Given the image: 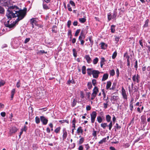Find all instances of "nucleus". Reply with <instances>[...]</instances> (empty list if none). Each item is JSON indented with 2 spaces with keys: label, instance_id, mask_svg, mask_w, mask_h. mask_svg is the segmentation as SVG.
Masks as SVG:
<instances>
[{
  "label": "nucleus",
  "instance_id": "f257e3e1",
  "mask_svg": "<svg viewBox=\"0 0 150 150\" xmlns=\"http://www.w3.org/2000/svg\"><path fill=\"white\" fill-rule=\"evenodd\" d=\"M6 16L8 18L11 19L12 18L18 17L16 20V22H18L22 19L26 14L27 8H25L23 10H19L18 7L15 5H12L11 4L7 7Z\"/></svg>",
  "mask_w": 150,
  "mask_h": 150
},
{
  "label": "nucleus",
  "instance_id": "f03ea898",
  "mask_svg": "<svg viewBox=\"0 0 150 150\" xmlns=\"http://www.w3.org/2000/svg\"><path fill=\"white\" fill-rule=\"evenodd\" d=\"M9 20L7 22L4 23V25L5 26L7 27H8L10 28H13L15 26L16 24L18 22H16V20L15 21H13L12 23V21L11 22V24H10V20L11 19L10 18H8Z\"/></svg>",
  "mask_w": 150,
  "mask_h": 150
},
{
  "label": "nucleus",
  "instance_id": "7ed1b4c3",
  "mask_svg": "<svg viewBox=\"0 0 150 150\" xmlns=\"http://www.w3.org/2000/svg\"><path fill=\"white\" fill-rule=\"evenodd\" d=\"M11 2L10 0H0V4L5 7H8L11 4Z\"/></svg>",
  "mask_w": 150,
  "mask_h": 150
},
{
  "label": "nucleus",
  "instance_id": "20e7f679",
  "mask_svg": "<svg viewBox=\"0 0 150 150\" xmlns=\"http://www.w3.org/2000/svg\"><path fill=\"white\" fill-rule=\"evenodd\" d=\"M96 115L97 113L95 111H93L91 114V122L92 123H93L94 122Z\"/></svg>",
  "mask_w": 150,
  "mask_h": 150
},
{
  "label": "nucleus",
  "instance_id": "39448f33",
  "mask_svg": "<svg viewBox=\"0 0 150 150\" xmlns=\"http://www.w3.org/2000/svg\"><path fill=\"white\" fill-rule=\"evenodd\" d=\"M101 126L104 129H105L107 126H108L109 129L110 130L112 126V122L111 121H110V124L108 125H107V123H102L101 124Z\"/></svg>",
  "mask_w": 150,
  "mask_h": 150
},
{
  "label": "nucleus",
  "instance_id": "423d86ee",
  "mask_svg": "<svg viewBox=\"0 0 150 150\" xmlns=\"http://www.w3.org/2000/svg\"><path fill=\"white\" fill-rule=\"evenodd\" d=\"M100 72L98 70H93L92 72V74L93 75V77L96 79L98 78V75L100 74Z\"/></svg>",
  "mask_w": 150,
  "mask_h": 150
},
{
  "label": "nucleus",
  "instance_id": "0eeeda50",
  "mask_svg": "<svg viewBox=\"0 0 150 150\" xmlns=\"http://www.w3.org/2000/svg\"><path fill=\"white\" fill-rule=\"evenodd\" d=\"M40 119L43 125H46L47 124L48 120L44 116H41Z\"/></svg>",
  "mask_w": 150,
  "mask_h": 150
},
{
  "label": "nucleus",
  "instance_id": "6e6552de",
  "mask_svg": "<svg viewBox=\"0 0 150 150\" xmlns=\"http://www.w3.org/2000/svg\"><path fill=\"white\" fill-rule=\"evenodd\" d=\"M139 76L138 74L136 76V74L134 75L132 77V79L134 82H136L137 83H139Z\"/></svg>",
  "mask_w": 150,
  "mask_h": 150
},
{
  "label": "nucleus",
  "instance_id": "1a4fd4ad",
  "mask_svg": "<svg viewBox=\"0 0 150 150\" xmlns=\"http://www.w3.org/2000/svg\"><path fill=\"white\" fill-rule=\"evenodd\" d=\"M122 94L124 98L127 99V96L126 94V91L123 87L122 88Z\"/></svg>",
  "mask_w": 150,
  "mask_h": 150
},
{
  "label": "nucleus",
  "instance_id": "9d476101",
  "mask_svg": "<svg viewBox=\"0 0 150 150\" xmlns=\"http://www.w3.org/2000/svg\"><path fill=\"white\" fill-rule=\"evenodd\" d=\"M17 129L15 127H13L11 128L10 130V134H13L15 133L17 131Z\"/></svg>",
  "mask_w": 150,
  "mask_h": 150
},
{
  "label": "nucleus",
  "instance_id": "9b49d317",
  "mask_svg": "<svg viewBox=\"0 0 150 150\" xmlns=\"http://www.w3.org/2000/svg\"><path fill=\"white\" fill-rule=\"evenodd\" d=\"M63 139H65L67 137V134L65 129H64L63 130Z\"/></svg>",
  "mask_w": 150,
  "mask_h": 150
},
{
  "label": "nucleus",
  "instance_id": "f8f14e48",
  "mask_svg": "<svg viewBox=\"0 0 150 150\" xmlns=\"http://www.w3.org/2000/svg\"><path fill=\"white\" fill-rule=\"evenodd\" d=\"M85 58L86 59L87 62L88 63H90L91 62V59L90 58L89 55H86L85 56Z\"/></svg>",
  "mask_w": 150,
  "mask_h": 150
},
{
  "label": "nucleus",
  "instance_id": "ddd939ff",
  "mask_svg": "<svg viewBox=\"0 0 150 150\" xmlns=\"http://www.w3.org/2000/svg\"><path fill=\"white\" fill-rule=\"evenodd\" d=\"M108 75L107 74H104L103 76V78L102 79V81H104L106 80L108 78Z\"/></svg>",
  "mask_w": 150,
  "mask_h": 150
},
{
  "label": "nucleus",
  "instance_id": "4468645a",
  "mask_svg": "<svg viewBox=\"0 0 150 150\" xmlns=\"http://www.w3.org/2000/svg\"><path fill=\"white\" fill-rule=\"evenodd\" d=\"M87 71L88 74L89 76H91L92 74V72H93L92 69L91 68H88L87 69Z\"/></svg>",
  "mask_w": 150,
  "mask_h": 150
},
{
  "label": "nucleus",
  "instance_id": "2eb2a0df",
  "mask_svg": "<svg viewBox=\"0 0 150 150\" xmlns=\"http://www.w3.org/2000/svg\"><path fill=\"white\" fill-rule=\"evenodd\" d=\"M98 91V90L97 87L95 86L93 90V93L96 95Z\"/></svg>",
  "mask_w": 150,
  "mask_h": 150
},
{
  "label": "nucleus",
  "instance_id": "dca6fc26",
  "mask_svg": "<svg viewBox=\"0 0 150 150\" xmlns=\"http://www.w3.org/2000/svg\"><path fill=\"white\" fill-rule=\"evenodd\" d=\"M111 82L110 81H108L107 82V84L106 86V89H108L110 88V87L111 85Z\"/></svg>",
  "mask_w": 150,
  "mask_h": 150
},
{
  "label": "nucleus",
  "instance_id": "f3484780",
  "mask_svg": "<svg viewBox=\"0 0 150 150\" xmlns=\"http://www.w3.org/2000/svg\"><path fill=\"white\" fill-rule=\"evenodd\" d=\"M85 30H82L81 33L79 37H81L85 38Z\"/></svg>",
  "mask_w": 150,
  "mask_h": 150
},
{
  "label": "nucleus",
  "instance_id": "a211bd4d",
  "mask_svg": "<svg viewBox=\"0 0 150 150\" xmlns=\"http://www.w3.org/2000/svg\"><path fill=\"white\" fill-rule=\"evenodd\" d=\"M82 73L83 74H85L86 73V67L85 66L82 67Z\"/></svg>",
  "mask_w": 150,
  "mask_h": 150
},
{
  "label": "nucleus",
  "instance_id": "6ab92c4d",
  "mask_svg": "<svg viewBox=\"0 0 150 150\" xmlns=\"http://www.w3.org/2000/svg\"><path fill=\"white\" fill-rule=\"evenodd\" d=\"M101 47L102 49H105L107 47V45L103 42H102L101 43Z\"/></svg>",
  "mask_w": 150,
  "mask_h": 150
},
{
  "label": "nucleus",
  "instance_id": "aec40b11",
  "mask_svg": "<svg viewBox=\"0 0 150 150\" xmlns=\"http://www.w3.org/2000/svg\"><path fill=\"white\" fill-rule=\"evenodd\" d=\"M111 118V117L109 115H107L106 116V120L108 122H110Z\"/></svg>",
  "mask_w": 150,
  "mask_h": 150
},
{
  "label": "nucleus",
  "instance_id": "412c9836",
  "mask_svg": "<svg viewBox=\"0 0 150 150\" xmlns=\"http://www.w3.org/2000/svg\"><path fill=\"white\" fill-rule=\"evenodd\" d=\"M5 10L4 8L0 6V14H4V13Z\"/></svg>",
  "mask_w": 150,
  "mask_h": 150
},
{
  "label": "nucleus",
  "instance_id": "4be33fe9",
  "mask_svg": "<svg viewBox=\"0 0 150 150\" xmlns=\"http://www.w3.org/2000/svg\"><path fill=\"white\" fill-rule=\"evenodd\" d=\"M106 141V138H105L101 140L99 142V144H102L104 142H105Z\"/></svg>",
  "mask_w": 150,
  "mask_h": 150
},
{
  "label": "nucleus",
  "instance_id": "5701e85b",
  "mask_svg": "<svg viewBox=\"0 0 150 150\" xmlns=\"http://www.w3.org/2000/svg\"><path fill=\"white\" fill-rule=\"evenodd\" d=\"M79 20V21L82 23H84L86 21V19L84 18H80Z\"/></svg>",
  "mask_w": 150,
  "mask_h": 150
},
{
  "label": "nucleus",
  "instance_id": "b1692460",
  "mask_svg": "<svg viewBox=\"0 0 150 150\" xmlns=\"http://www.w3.org/2000/svg\"><path fill=\"white\" fill-rule=\"evenodd\" d=\"M141 122L143 124L145 122V120H146V118L144 116H141Z\"/></svg>",
  "mask_w": 150,
  "mask_h": 150
},
{
  "label": "nucleus",
  "instance_id": "393cba45",
  "mask_svg": "<svg viewBox=\"0 0 150 150\" xmlns=\"http://www.w3.org/2000/svg\"><path fill=\"white\" fill-rule=\"evenodd\" d=\"M77 132V133H82L83 132V130L81 129V127H80L78 129Z\"/></svg>",
  "mask_w": 150,
  "mask_h": 150
},
{
  "label": "nucleus",
  "instance_id": "a878e982",
  "mask_svg": "<svg viewBox=\"0 0 150 150\" xmlns=\"http://www.w3.org/2000/svg\"><path fill=\"white\" fill-rule=\"evenodd\" d=\"M84 138L83 137H81V138L80 139L79 142V144L80 145L81 144L84 142Z\"/></svg>",
  "mask_w": 150,
  "mask_h": 150
},
{
  "label": "nucleus",
  "instance_id": "bb28decb",
  "mask_svg": "<svg viewBox=\"0 0 150 150\" xmlns=\"http://www.w3.org/2000/svg\"><path fill=\"white\" fill-rule=\"evenodd\" d=\"M88 88V89H90L92 88V86L91 82H89L87 84Z\"/></svg>",
  "mask_w": 150,
  "mask_h": 150
},
{
  "label": "nucleus",
  "instance_id": "cd10ccee",
  "mask_svg": "<svg viewBox=\"0 0 150 150\" xmlns=\"http://www.w3.org/2000/svg\"><path fill=\"white\" fill-rule=\"evenodd\" d=\"M77 103V101L74 98L73 99V101L72 103V106L73 107L74 106L76 105V104Z\"/></svg>",
  "mask_w": 150,
  "mask_h": 150
},
{
  "label": "nucleus",
  "instance_id": "c85d7f7f",
  "mask_svg": "<svg viewBox=\"0 0 150 150\" xmlns=\"http://www.w3.org/2000/svg\"><path fill=\"white\" fill-rule=\"evenodd\" d=\"M129 55H127L126 56V58L127 59V66L129 67L130 65V62L129 60Z\"/></svg>",
  "mask_w": 150,
  "mask_h": 150
},
{
  "label": "nucleus",
  "instance_id": "c756f323",
  "mask_svg": "<svg viewBox=\"0 0 150 150\" xmlns=\"http://www.w3.org/2000/svg\"><path fill=\"white\" fill-rule=\"evenodd\" d=\"M35 122L37 124H38L40 122V119L39 117L36 116L35 118Z\"/></svg>",
  "mask_w": 150,
  "mask_h": 150
},
{
  "label": "nucleus",
  "instance_id": "7c9ffc66",
  "mask_svg": "<svg viewBox=\"0 0 150 150\" xmlns=\"http://www.w3.org/2000/svg\"><path fill=\"white\" fill-rule=\"evenodd\" d=\"M114 28L115 26L114 25H112L111 26V32L112 33H114L115 31V30Z\"/></svg>",
  "mask_w": 150,
  "mask_h": 150
},
{
  "label": "nucleus",
  "instance_id": "2f4dec72",
  "mask_svg": "<svg viewBox=\"0 0 150 150\" xmlns=\"http://www.w3.org/2000/svg\"><path fill=\"white\" fill-rule=\"evenodd\" d=\"M43 8L45 9H48L50 8L46 4L44 3L43 4Z\"/></svg>",
  "mask_w": 150,
  "mask_h": 150
},
{
  "label": "nucleus",
  "instance_id": "473e14b6",
  "mask_svg": "<svg viewBox=\"0 0 150 150\" xmlns=\"http://www.w3.org/2000/svg\"><path fill=\"white\" fill-rule=\"evenodd\" d=\"M98 60V59L97 57H96L95 59H94L93 60V63L94 64H96Z\"/></svg>",
  "mask_w": 150,
  "mask_h": 150
},
{
  "label": "nucleus",
  "instance_id": "72a5a7b5",
  "mask_svg": "<svg viewBox=\"0 0 150 150\" xmlns=\"http://www.w3.org/2000/svg\"><path fill=\"white\" fill-rule=\"evenodd\" d=\"M73 54L74 56L75 57H76L77 56V53L76 52V50L75 49H73Z\"/></svg>",
  "mask_w": 150,
  "mask_h": 150
},
{
  "label": "nucleus",
  "instance_id": "f704fd0d",
  "mask_svg": "<svg viewBox=\"0 0 150 150\" xmlns=\"http://www.w3.org/2000/svg\"><path fill=\"white\" fill-rule=\"evenodd\" d=\"M97 119L98 122L101 123L102 122L103 120L102 118L100 116L98 117Z\"/></svg>",
  "mask_w": 150,
  "mask_h": 150
},
{
  "label": "nucleus",
  "instance_id": "c9c22d12",
  "mask_svg": "<svg viewBox=\"0 0 150 150\" xmlns=\"http://www.w3.org/2000/svg\"><path fill=\"white\" fill-rule=\"evenodd\" d=\"M149 22V19H147L145 22V23L144 25V27H147L148 26V23Z\"/></svg>",
  "mask_w": 150,
  "mask_h": 150
},
{
  "label": "nucleus",
  "instance_id": "e433bc0d",
  "mask_svg": "<svg viewBox=\"0 0 150 150\" xmlns=\"http://www.w3.org/2000/svg\"><path fill=\"white\" fill-rule=\"evenodd\" d=\"M57 27L56 26V25H53L52 27V31L54 33H57V31L55 30V28H56Z\"/></svg>",
  "mask_w": 150,
  "mask_h": 150
},
{
  "label": "nucleus",
  "instance_id": "4c0bfd02",
  "mask_svg": "<svg viewBox=\"0 0 150 150\" xmlns=\"http://www.w3.org/2000/svg\"><path fill=\"white\" fill-rule=\"evenodd\" d=\"M116 85V83H113V85L112 86V87L111 88H110V90H114L115 88V86Z\"/></svg>",
  "mask_w": 150,
  "mask_h": 150
},
{
  "label": "nucleus",
  "instance_id": "58836bf2",
  "mask_svg": "<svg viewBox=\"0 0 150 150\" xmlns=\"http://www.w3.org/2000/svg\"><path fill=\"white\" fill-rule=\"evenodd\" d=\"M5 83V82L3 80H1L0 82V87L4 86Z\"/></svg>",
  "mask_w": 150,
  "mask_h": 150
},
{
  "label": "nucleus",
  "instance_id": "ea45409f",
  "mask_svg": "<svg viewBox=\"0 0 150 150\" xmlns=\"http://www.w3.org/2000/svg\"><path fill=\"white\" fill-rule=\"evenodd\" d=\"M115 71L114 69H112V70H110V74L112 76H114L115 74Z\"/></svg>",
  "mask_w": 150,
  "mask_h": 150
},
{
  "label": "nucleus",
  "instance_id": "a19ab883",
  "mask_svg": "<svg viewBox=\"0 0 150 150\" xmlns=\"http://www.w3.org/2000/svg\"><path fill=\"white\" fill-rule=\"evenodd\" d=\"M117 55V53L116 52H114L112 56V57L113 59H115Z\"/></svg>",
  "mask_w": 150,
  "mask_h": 150
},
{
  "label": "nucleus",
  "instance_id": "79ce46f5",
  "mask_svg": "<svg viewBox=\"0 0 150 150\" xmlns=\"http://www.w3.org/2000/svg\"><path fill=\"white\" fill-rule=\"evenodd\" d=\"M30 22L31 23H35L36 21L34 18H33L30 19Z\"/></svg>",
  "mask_w": 150,
  "mask_h": 150
},
{
  "label": "nucleus",
  "instance_id": "37998d69",
  "mask_svg": "<svg viewBox=\"0 0 150 150\" xmlns=\"http://www.w3.org/2000/svg\"><path fill=\"white\" fill-rule=\"evenodd\" d=\"M80 29H78L76 30L75 34V36H77L78 35L79 33H80Z\"/></svg>",
  "mask_w": 150,
  "mask_h": 150
},
{
  "label": "nucleus",
  "instance_id": "c03bdc74",
  "mask_svg": "<svg viewBox=\"0 0 150 150\" xmlns=\"http://www.w3.org/2000/svg\"><path fill=\"white\" fill-rule=\"evenodd\" d=\"M60 129V127H58L55 129L54 132L56 133H58L59 132Z\"/></svg>",
  "mask_w": 150,
  "mask_h": 150
},
{
  "label": "nucleus",
  "instance_id": "a18cd8bd",
  "mask_svg": "<svg viewBox=\"0 0 150 150\" xmlns=\"http://www.w3.org/2000/svg\"><path fill=\"white\" fill-rule=\"evenodd\" d=\"M112 18V16L111 15V14L109 13L108 14V19L109 21L111 20Z\"/></svg>",
  "mask_w": 150,
  "mask_h": 150
},
{
  "label": "nucleus",
  "instance_id": "49530a36",
  "mask_svg": "<svg viewBox=\"0 0 150 150\" xmlns=\"http://www.w3.org/2000/svg\"><path fill=\"white\" fill-rule=\"evenodd\" d=\"M96 95L92 93L91 95V100H93V99H94L95 98V97L96 96Z\"/></svg>",
  "mask_w": 150,
  "mask_h": 150
},
{
  "label": "nucleus",
  "instance_id": "de8ad7c7",
  "mask_svg": "<svg viewBox=\"0 0 150 150\" xmlns=\"http://www.w3.org/2000/svg\"><path fill=\"white\" fill-rule=\"evenodd\" d=\"M130 109L131 111H132L133 108V103H131L129 105Z\"/></svg>",
  "mask_w": 150,
  "mask_h": 150
},
{
  "label": "nucleus",
  "instance_id": "09e8293b",
  "mask_svg": "<svg viewBox=\"0 0 150 150\" xmlns=\"http://www.w3.org/2000/svg\"><path fill=\"white\" fill-rule=\"evenodd\" d=\"M92 135L93 136H94V137H96V131H95L94 129H93Z\"/></svg>",
  "mask_w": 150,
  "mask_h": 150
},
{
  "label": "nucleus",
  "instance_id": "8fccbe9b",
  "mask_svg": "<svg viewBox=\"0 0 150 150\" xmlns=\"http://www.w3.org/2000/svg\"><path fill=\"white\" fill-rule=\"evenodd\" d=\"M89 40L91 43V47L93 44V40H92L91 37H89Z\"/></svg>",
  "mask_w": 150,
  "mask_h": 150
},
{
  "label": "nucleus",
  "instance_id": "3c124183",
  "mask_svg": "<svg viewBox=\"0 0 150 150\" xmlns=\"http://www.w3.org/2000/svg\"><path fill=\"white\" fill-rule=\"evenodd\" d=\"M120 38L119 37H117V36L116 37L115 40L116 41L115 43H117V42L119 41Z\"/></svg>",
  "mask_w": 150,
  "mask_h": 150
},
{
  "label": "nucleus",
  "instance_id": "603ef678",
  "mask_svg": "<svg viewBox=\"0 0 150 150\" xmlns=\"http://www.w3.org/2000/svg\"><path fill=\"white\" fill-rule=\"evenodd\" d=\"M69 3L73 6H75V3L72 0H70L69 1Z\"/></svg>",
  "mask_w": 150,
  "mask_h": 150
},
{
  "label": "nucleus",
  "instance_id": "864d4df0",
  "mask_svg": "<svg viewBox=\"0 0 150 150\" xmlns=\"http://www.w3.org/2000/svg\"><path fill=\"white\" fill-rule=\"evenodd\" d=\"M70 83H71L72 84H73L74 83V81H73V80H69L67 81V83L68 84H69Z\"/></svg>",
  "mask_w": 150,
  "mask_h": 150
},
{
  "label": "nucleus",
  "instance_id": "5fc2aeb1",
  "mask_svg": "<svg viewBox=\"0 0 150 150\" xmlns=\"http://www.w3.org/2000/svg\"><path fill=\"white\" fill-rule=\"evenodd\" d=\"M92 82L93 85L95 86L96 83V80L95 79H93Z\"/></svg>",
  "mask_w": 150,
  "mask_h": 150
},
{
  "label": "nucleus",
  "instance_id": "6e6d98bb",
  "mask_svg": "<svg viewBox=\"0 0 150 150\" xmlns=\"http://www.w3.org/2000/svg\"><path fill=\"white\" fill-rule=\"evenodd\" d=\"M116 127V128L117 129H120L121 128V126L119 125L118 124L116 123V126H115Z\"/></svg>",
  "mask_w": 150,
  "mask_h": 150
},
{
  "label": "nucleus",
  "instance_id": "4d7b16f0",
  "mask_svg": "<svg viewBox=\"0 0 150 150\" xmlns=\"http://www.w3.org/2000/svg\"><path fill=\"white\" fill-rule=\"evenodd\" d=\"M67 7L69 11H72V9L70 7V4H68L67 6Z\"/></svg>",
  "mask_w": 150,
  "mask_h": 150
},
{
  "label": "nucleus",
  "instance_id": "13d9d810",
  "mask_svg": "<svg viewBox=\"0 0 150 150\" xmlns=\"http://www.w3.org/2000/svg\"><path fill=\"white\" fill-rule=\"evenodd\" d=\"M71 24V22L70 21H68L67 22V26L69 28H70V25Z\"/></svg>",
  "mask_w": 150,
  "mask_h": 150
},
{
  "label": "nucleus",
  "instance_id": "bf43d9fd",
  "mask_svg": "<svg viewBox=\"0 0 150 150\" xmlns=\"http://www.w3.org/2000/svg\"><path fill=\"white\" fill-rule=\"evenodd\" d=\"M108 101H107V103H104L103 104V105H104V107L105 108H106L107 107V105H108Z\"/></svg>",
  "mask_w": 150,
  "mask_h": 150
},
{
  "label": "nucleus",
  "instance_id": "052dcab7",
  "mask_svg": "<svg viewBox=\"0 0 150 150\" xmlns=\"http://www.w3.org/2000/svg\"><path fill=\"white\" fill-rule=\"evenodd\" d=\"M91 109V107L89 105H87L86 107V110H89Z\"/></svg>",
  "mask_w": 150,
  "mask_h": 150
},
{
  "label": "nucleus",
  "instance_id": "680f3d73",
  "mask_svg": "<svg viewBox=\"0 0 150 150\" xmlns=\"http://www.w3.org/2000/svg\"><path fill=\"white\" fill-rule=\"evenodd\" d=\"M30 40V38H26L24 41L25 43H26L28 42Z\"/></svg>",
  "mask_w": 150,
  "mask_h": 150
},
{
  "label": "nucleus",
  "instance_id": "e2e57ef3",
  "mask_svg": "<svg viewBox=\"0 0 150 150\" xmlns=\"http://www.w3.org/2000/svg\"><path fill=\"white\" fill-rule=\"evenodd\" d=\"M117 16V14L115 12H114L113 13V16H112V18H115Z\"/></svg>",
  "mask_w": 150,
  "mask_h": 150
},
{
  "label": "nucleus",
  "instance_id": "0e129e2a",
  "mask_svg": "<svg viewBox=\"0 0 150 150\" xmlns=\"http://www.w3.org/2000/svg\"><path fill=\"white\" fill-rule=\"evenodd\" d=\"M83 148L82 145L79 146L78 148V150H83Z\"/></svg>",
  "mask_w": 150,
  "mask_h": 150
},
{
  "label": "nucleus",
  "instance_id": "69168bd1",
  "mask_svg": "<svg viewBox=\"0 0 150 150\" xmlns=\"http://www.w3.org/2000/svg\"><path fill=\"white\" fill-rule=\"evenodd\" d=\"M1 115L2 117H4L6 115V113L4 112H1Z\"/></svg>",
  "mask_w": 150,
  "mask_h": 150
},
{
  "label": "nucleus",
  "instance_id": "338daca9",
  "mask_svg": "<svg viewBox=\"0 0 150 150\" xmlns=\"http://www.w3.org/2000/svg\"><path fill=\"white\" fill-rule=\"evenodd\" d=\"M139 42L140 45L143 47V44L142 40H139Z\"/></svg>",
  "mask_w": 150,
  "mask_h": 150
},
{
  "label": "nucleus",
  "instance_id": "774afa93",
  "mask_svg": "<svg viewBox=\"0 0 150 150\" xmlns=\"http://www.w3.org/2000/svg\"><path fill=\"white\" fill-rule=\"evenodd\" d=\"M27 129V127L26 126H24L23 128L21 129V130H23V131H26Z\"/></svg>",
  "mask_w": 150,
  "mask_h": 150
}]
</instances>
